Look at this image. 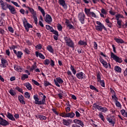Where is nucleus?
<instances>
[{
    "mask_svg": "<svg viewBox=\"0 0 127 127\" xmlns=\"http://www.w3.org/2000/svg\"><path fill=\"white\" fill-rule=\"evenodd\" d=\"M39 96H40L41 98H43L42 101H39V98H38V95L37 94L34 95L33 96V99L35 100V104L36 105H46V96L43 94L42 92H38Z\"/></svg>",
    "mask_w": 127,
    "mask_h": 127,
    "instance_id": "f257e3e1",
    "label": "nucleus"
},
{
    "mask_svg": "<svg viewBox=\"0 0 127 127\" xmlns=\"http://www.w3.org/2000/svg\"><path fill=\"white\" fill-rule=\"evenodd\" d=\"M64 40L65 41V43L68 47H70L71 48H75V46H74V42L71 40L70 37H64Z\"/></svg>",
    "mask_w": 127,
    "mask_h": 127,
    "instance_id": "f03ea898",
    "label": "nucleus"
},
{
    "mask_svg": "<svg viewBox=\"0 0 127 127\" xmlns=\"http://www.w3.org/2000/svg\"><path fill=\"white\" fill-rule=\"evenodd\" d=\"M96 24L98 25L95 26V29H96L97 31H103V29L105 30V31H107V28H106V27H105V25L101 23V22L97 21Z\"/></svg>",
    "mask_w": 127,
    "mask_h": 127,
    "instance_id": "7ed1b4c3",
    "label": "nucleus"
},
{
    "mask_svg": "<svg viewBox=\"0 0 127 127\" xmlns=\"http://www.w3.org/2000/svg\"><path fill=\"white\" fill-rule=\"evenodd\" d=\"M93 108L94 109H97L102 113H107L108 112V109L107 107H103L102 106H99L97 105V103H94L93 104Z\"/></svg>",
    "mask_w": 127,
    "mask_h": 127,
    "instance_id": "20e7f679",
    "label": "nucleus"
},
{
    "mask_svg": "<svg viewBox=\"0 0 127 127\" xmlns=\"http://www.w3.org/2000/svg\"><path fill=\"white\" fill-rule=\"evenodd\" d=\"M111 58L113 59V60H115L117 63H123V59L121 58H119L112 52H111Z\"/></svg>",
    "mask_w": 127,
    "mask_h": 127,
    "instance_id": "39448f33",
    "label": "nucleus"
},
{
    "mask_svg": "<svg viewBox=\"0 0 127 127\" xmlns=\"http://www.w3.org/2000/svg\"><path fill=\"white\" fill-rule=\"evenodd\" d=\"M54 82L57 87H59V88H60V84H63L64 81L63 80V79H62V78H61V77H59L56 78V79H54Z\"/></svg>",
    "mask_w": 127,
    "mask_h": 127,
    "instance_id": "423d86ee",
    "label": "nucleus"
},
{
    "mask_svg": "<svg viewBox=\"0 0 127 127\" xmlns=\"http://www.w3.org/2000/svg\"><path fill=\"white\" fill-rule=\"evenodd\" d=\"M85 13L84 12H80L78 15V20L81 23V24H84L85 23Z\"/></svg>",
    "mask_w": 127,
    "mask_h": 127,
    "instance_id": "0eeeda50",
    "label": "nucleus"
},
{
    "mask_svg": "<svg viewBox=\"0 0 127 127\" xmlns=\"http://www.w3.org/2000/svg\"><path fill=\"white\" fill-rule=\"evenodd\" d=\"M25 21H23V25L26 29V31L28 32L29 31V28H32L33 26L29 23H27V20L26 19H24Z\"/></svg>",
    "mask_w": 127,
    "mask_h": 127,
    "instance_id": "6e6552de",
    "label": "nucleus"
},
{
    "mask_svg": "<svg viewBox=\"0 0 127 127\" xmlns=\"http://www.w3.org/2000/svg\"><path fill=\"white\" fill-rule=\"evenodd\" d=\"M9 5V4L3 2V0H0V5L1 6V7L3 10H6V9L8 8Z\"/></svg>",
    "mask_w": 127,
    "mask_h": 127,
    "instance_id": "1a4fd4ad",
    "label": "nucleus"
},
{
    "mask_svg": "<svg viewBox=\"0 0 127 127\" xmlns=\"http://www.w3.org/2000/svg\"><path fill=\"white\" fill-rule=\"evenodd\" d=\"M112 98L115 101V105L116 107H118V108H122V104H121V103L118 101L119 98L117 97V95L114 94V95H112Z\"/></svg>",
    "mask_w": 127,
    "mask_h": 127,
    "instance_id": "9d476101",
    "label": "nucleus"
},
{
    "mask_svg": "<svg viewBox=\"0 0 127 127\" xmlns=\"http://www.w3.org/2000/svg\"><path fill=\"white\" fill-rule=\"evenodd\" d=\"M76 76L79 80H83L86 79V74L84 72L80 71L76 74Z\"/></svg>",
    "mask_w": 127,
    "mask_h": 127,
    "instance_id": "9b49d317",
    "label": "nucleus"
},
{
    "mask_svg": "<svg viewBox=\"0 0 127 127\" xmlns=\"http://www.w3.org/2000/svg\"><path fill=\"white\" fill-rule=\"evenodd\" d=\"M0 125L2 127H6V126L9 125V123L6 120L3 119L1 117H0Z\"/></svg>",
    "mask_w": 127,
    "mask_h": 127,
    "instance_id": "f8f14e48",
    "label": "nucleus"
},
{
    "mask_svg": "<svg viewBox=\"0 0 127 127\" xmlns=\"http://www.w3.org/2000/svg\"><path fill=\"white\" fill-rule=\"evenodd\" d=\"M8 8L11 14H16V13H17V12H16V10H15V8L13 6H12L10 4L8 6Z\"/></svg>",
    "mask_w": 127,
    "mask_h": 127,
    "instance_id": "ddd939ff",
    "label": "nucleus"
},
{
    "mask_svg": "<svg viewBox=\"0 0 127 127\" xmlns=\"http://www.w3.org/2000/svg\"><path fill=\"white\" fill-rule=\"evenodd\" d=\"M63 124L64 126H66V127H69L71 124H72V120L68 119L66 120L65 119H63Z\"/></svg>",
    "mask_w": 127,
    "mask_h": 127,
    "instance_id": "4468645a",
    "label": "nucleus"
},
{
    "mask_svg": "<svg viewBox=\"0 0 127 127\" xmlns=\"http://www.w3.org/2000/svg\"><path fill=\"white\" fill-rule=\"evenodd\" d=\"M45 21H46V22H47L48 24H50L52 22V17H51V16L47 14L46 15V18H45Z\"/></svg>",
    "mask_w": 127,
    "mask_h": 127,
    "instance_id": "2eb2a0df",
    "label": "nucleus"
},
{
    "mask_svg": "<svg viewBox=\"0 0 127 127\" xmlns=\"http://www.w3.org/2000/svg\"><path fill=\"white\" fill-rule=\"evenodd\" d=\"M99 61L102 64L103 66L105 67V68H108L109 65H108V63L106 62L102 57H100L99 58Z\"/></svg>",
    "mask_w": 127,
    "mask_h": 127,
    "instance_id": "dca6fc26",
    "label": "nucleus"
},
{
    "mask_svg": "<svg viewBox=\"0 0 127 127\" xmlns=\"http://www.w3.org/2000/svg\"><path fill=\"white\" fill-rule=\"evenodd\" d=\"M59 3L60 4V5H62L64 9H67V4H66V2L64 0H59Z\"/></svg>",
    "mask_w": 127,
    "mask_h": 127,
    "instance_id": "f3484780",
    "label": "nucleus"
},
{
    "mask_svg": "<svg viewBox=\"0 0 127 127\" xmlns=\"http://www.w3.org/2000/svg\"><path fill=\"white\" fill-rule=\"evenodd\" d=\"M78 45L80 46H83V47H86L88 45V42L84 40H80L78 42Z\"/></svg>",
    "mask_w": 127,
    "mask_h": 127,
    "instance_id": "a211bd4d",
    "label": "nucleus"
},
{
    "mask_svg": "<svg viewBox=\"0 0 127 127\" xmlns=\"http://www.w3.org/2000/svg\"><path fill=\"white\" fill-rule=\"evenodd\" d=\"M1 64H0V67H1V68H5V67H6L5 64L7 63V61L3 58H2L1 59Z\"/></svg>",
    "mask_w": 127,
    "mask_h": 127,
    "instance_id": "6ab92c4d",
    "label": "nucleus"
},
{
    "mask_svg": "<svg viewBox=\"0 0 127 127\" xmlns=\"http://www.w3.org/2000/svg\"><path fill=\"white\" fill-rule=\"evenodd\" d=\"M35 54H36V57H39L40 59H43V60L45 59V57L41 53H39V52L36 51L35 52Z\"/></svg>",
    "mask_w": 127,
    "mask_h": 127,
    "instance_id": "aec40b11",
    "label": "nucleus"
},
{
    "mask_svg": "<svg viewBox=\"0 0 127 127\" xmlns=\"http://www.w3.org/2000/svg\"><path fill=\"white\" fill-rule=\"evenodd\" d=\"M6 117L7 118V119H8L10 121H13V122H15V119L14 118V117H13V115H12V114H11L10 113L7 112V115H6Z\"/></svg>",
    "mask_w": 127,
    "mask_h": 127,
    "instance_id": "412c9836",
    "label": "nucleus"
},
{
    "mask_svg": "<svg viewBox=\"0 0 127 127\" xmlns=\"http://www.w3.org/2000/svg\"><path fill=\"white\" fill-rule=\"evenodd\" d=\"M18 100H19L20 103H22V105H25L24 97H23V96L22 95L18 96Z\"/></svg>",
    "mask_w": 127,
    "mask_h": 127,
    "instance_id": "4be33fe9",
    "label": "nucleus"
},
{
    "mask_svg": "<svg viewBox=\"0 0 127 127\" xmlns=\"http://www.w3.org/2000/svg\"><path fill=\"white\" fill-rule=\"evenodd\" d=\"M73 123L74 124H77V125H79V126H81V127H84V123L82 121L78 119H74L73 120Z\"/></svg>",
    "mask_w": 127,
    "mask_h": 127,
    "instance_id": "5701e85b",
    "label": "nucleus"
},
{
    "mask_svg": "<svg viewBox=\"0 0 127 127\" xmlns=\"http://www.w3.org/2000/svg\"><path fill=\"white\" fill-rule=\"evenodd\" d=\"M35 117L37 119H40L41 121H42V120L45 121L47 119V117H46V116H44L42 115H38V116H35Z\"/></svg>",
    "mask_w": 127,
    "mask_h": 127,
    "instance_id": "b1692460",
    "label": "nucleus"
},
{
    "mask_svg": "<svg viewBox=\"0 0 127 127\" xmlns=\"http://www.w3.org/2000/svg\"><path fill=\"white\" fill-rule=\"evenodd\" d=\"M32 15L33 16V18L34 20L35 24H37V21H38V19H37V16H36L37 15L36 12L33 13Z\"/></svg>",
    "mask_w": 127,
    "mask_h": 127,
    "instance_id": "393cba45",
    "label": "nucleus"
},
{
    "mask_svg": "<svg viewBox=\"0 0 127 127\" xmlns=\"http://www.w3.org/2000/svg\"><path fill=\"white\" fill-rule=\"evenodd\" d=\"M24 86H25L27 88V90H29V91L32 90V86L29 83V82L24 83Z\"/></svg>",
    "mask_w": 127,
    "mask_h": 127,
    "instance_id": "a878e982",
    "label": "nucleus"
},
{
    "mask_svg": "<svg viewBox=\"0 0 127 127\" xmlns=\"http://www.w3.org/2000/svg\"><path fill=\"white\" fill-rule=\"evenodd\" d=\"M107 120L109 124L112 126V127H115V124H116V122H115L114 120L110 118H107Z\"/></svg>",
    "mask_w": 127,
    "mask_h": 127,
    "instance_id": "bb28decb",
    "label": "nucleus"
},
{
    "mask_svg": "<svg viewBox=\"0 0 127 127\" xmlns=\"http://www.w3.org/2000/svg\"><path fill=\"white\" fill-rule=\"evenodd\" d=\"M66 118H70L71 119L75 117V113L73 112H69L66 114Z\"/></svg>",
    "mask_w": 127,
    "mask_h": 127,
    "instance_id": "cd10ccee",
    "label": "nucleus"
},
{
    "mask_svg": "<svg viewBox=\"0 0 127 127\" xmlns=\"http://www.w3.org/2000/svg\"><path fill=\"white\" fill-rule=\"evenodd\" d=\"M114 70L116 72H117V73H122V68L118 65L115 66Z\"/></svg>",
    "mask_w": 127,
    "mask_h": 127,
    "instance_id": "c85d7f7f",
    "label": "nucleus"
},
{
    "mask_svg": "<svg viewBox=\"0 0 127 127\" xmlns=\"http://www.w3.org/2000/svg\"><path fill=\"white\" fill-rule=\"evenodd\" d=\"M38 10L41 11L42 14L43 15V16H44V17L45 16V11H44V9H43V8H42V7H41V6H38Z\"/></svg>",
    "mask_w": 127,
    "mask_h": 127,
    "instance_id": "c756f323",
    "label": "nucleus"
},
{
    "mask_svg": "<svg viewBox=\"0 0 127 127\" xmlns=\"http://www.w3.org/2000/svg\"><path fill=\"white\" fill-rule=\"evenodd\" d=\"M84 12L86 15L88 16H90V13L91 12V9L85 8H84Z\"/></svg>",
    "mask_w": 127,
    "mask_h": 127,
    "instance_id": "7c9ffc66",
    "label": "nucleus"
},
{
    "mask_svg": "<svg viewBox=\"0 0 127 127\" xmlns=\"http://www.w3.org/2000/svg\"><path fill=\"white\" fill-rule=\"evenodd\" d=\"M66 73L68 75V77H70V76H71V78H70V80H75V77H74V75H73L72 72H71L70 70L67 71Z\"/></svg>",
    "mask_w": 127,
    "mask_h": 127,
    "instance_id": "2f4dec72",
    "label": "nucleus"
},
{
    "mask_svg": "<svg viewBox=\"0 0 127 127\" xmlns=\"http://www.w3.org/2000/svg\"><path fill=\"white\" fill-rule=\"evenodd\" d=\"M47 49L49 52L51 53H53L54 52V50H53V48L51 45H49L47 47Z\"/></svg>",
    "mask_w": 127,
    "mask_h": 127,
    "instance_id": "473e14b6",
    "label": "nucleus"
},
{
    "mask_svg": "<svg viewBox=\"0 0 127 127\" xmlns=\"http://www.w3.org/2000/svg\"><path fill=\"white\" fill-rule=\"evenodd\" d=\"M102 76V73H101L100 72H98L96 74V77H97V82H98L99 81H101V77Z\"/></svg>",
    "mask_w": 127,
    "mask_h": 127,
    "instance_id": "72a5a7b5",
    "label": "nucleus"
},
{
    "mask_svg": "<svg viewBox=\"0 0 127 127\" xmlns=\"http://www.w3.org/2000/svg\"><path fill=\"white\" fill-rule=\"evenodd\" d=\"M89 88H90V89H91V90H93L95 91V92H96V93H99V90L98 89H97L93 85H90Z\"/></svg>",
    "mask_w": 127,
    "mask_h": 127,
    "instance_id": "f704fd0d",
    "label": "nucleus"
},
{
    "mask_svg": "<svg viewBox=\"0 0 127 127\" xmlns=\"http://www.w3.org/2000/svg\"><path fill=\"white\" fill-rule=\"evenodd\" d=\"M115 40L117 43H121L122 44H123V43H125V41H124L122 39L115 38Z\"/></svg>",
    "mask_w": 127,
    "mask_h": 127,
    "instance_id": "c9c22d12",
    "label": "nucleus"
},
{
    "mask_svg": "<svg viewBox=\"0 0 127 127\" xmlns=\"http://www.w3.org/2000/svg\"><path fill=\"white\" fill-rule=\"evenodd\" d=\"M26 8H28V9H29L30 12H31V14H32L33 13H34L35 12H36V11L34 10V9L28 6H26Z\"/></svg>",
    "mask_w": 127,
    "mask_h": 127,
    "instance_id": "e433bc0d",
    "label": "nucleus"
},
{
    "mask_svg": "<svg viewBox=\"0 0 127 127\" xmlns=\"http://www.w3.org/2000/svg\"><path fill=\"white\" fill-rule=\"evenodd\" d=\"M28 75L27 74H23L22 75V76L21 77V80H22V81H24V80H25V79H28Z\"/></svg>",
    "mask_w": 127,
    "mask_h": 127,
    "instance_id": "4c0bfd02",
    "label": "nucleus"
},
{
    "mask_svg": "<svg viewBox=\"0 0 127 127\" xmlns=\"http://www.w3.org/2000/svg\"><path fill=\"white\" fill-rule=\"evenodd\" d=\"M70 70L72 71V74H73V75H76L77 71L76 70V69H75L74 66H73V65H70Z\"/></svg>",
    "mask_w": 127,
    "mask_h": 127,
    "instance_id": "58836bf2",
    "label": "nucleus"
},
{
    "mask_svg": "<svg viewBox=\"0 0 127 127\" xmlns=\"http://www.w3.org/2000/svg\"><path fill=\"white\" fill-rule=\"evenodd\" d=\"M98 82H99L100 83L101 87H103V88H105V87L106 86V84L105 83V80L104 79L101 80H99Z\"/></svg>",
    "mask_w": 127,
    "mask_h": 127,
    "instance_id": "ea45409f",
    "label": "nucleus"
},
{
    "mask_svg": "<svg viewBox=\"0 0 127 127\" xmlns=\"http://www.w3.org/2000/svg\"><path fill=\"white\" fill-rule=\"evenodd\" d=\"M17 58H21V57L22 56V55H23V53L20 51H18L17 55H16Z\"/></svg>",
    "mask_w": 127,
    "mask_h": 127,
    "instance_id": "a19ab883",
    "label": "nucleus"
},
{
    "mask_svg": "<svg viewBox=\"0 0 127 127\" xmlns=\"http://www.w3.org/2000/svg\"><path fill=\"white\" fill-rule=\"evenodd\" d=\"M67 28H68V29H75V27H74V26H73L72 24H66Z\"/></svg>",
    "mask_w": 127,
    "mask_h": 127,
    "instance_id": "79ce46f5",
    "label": "nucleus"
},
{
    "mask_svg": "<svg viewBox=\"0 0 127 127\" xmlns=\"http://www.w3.org/2000/svg\"><path fill=\"white\" fill-rule=\"evenodd\" d=\"M9 93L11 96H15L16 95V93L12 90V89H10L9 91Z\"/></svg>",
    "mask_w": 127,
    "mask_h": 127,
    "instance_id": "37998d69",
    "label": "nucleus"
},
{
    "mask_svg": "<svg viewBox=\"0 0 127 127\" xmlns=\"http://www.w3.org/2000/svg\"><path fill=\"white\" fill-rule=\"evenodd\" d=\"M15 89V90H17V91H18L20 93H21V94H23V90L21 88L16 86Z\"/></svg>",
    "mask_w": 127,
    "mask_h": 127,
    "instance_id": "c03bdc74",
    "label": "nucleus"
},
{
    "mask_svg": "<svg viewBox=\"0 0 127 127\" xmlns=\"http://www.w3.org/2000/svg\"><path fill=\"white\" fill-rule=\"evenodd\" d=\"M44 86L45 87H47L48 86H51V83H50L49 81H47V80H45L44 81Z\"/></svg>",
    "mask_w": 127,
    "mask_h": 127,
    "instance_id": "a18cd8bd",
    "label": "nucleus"
},
{
    "mask_svg": "<svg viewBox=\"0 0 127 127\" xmlns=\"http://www.w3.org/2000/svg\"><path fill=\"white\" fill-rule=\"evenodd\" d=\"M43 64H44V65H49V64H50V60H48V59H46L44 61Z\"/></svg>",
    "mask_w": 127,
    "mask_h": 127,
    "instance_id": "49530a36",
    "label": "nucleus"
},
{
    "mask_svg": "<svg viewBox=\"0 0 127 127\" xmlns=\"http://www.w3.org/2000/svg\"><path fill=\"white\" fill-rule=\"evenodd\" d=\"M25 98L26 99H29L30 98V95L28 92H26L24 93Z\"/></svg>",
    "mask_w": 127,
    "mask_h": 127,
    "instance_id": "de8ad7c7",
    "label": "nucleus"
},
{
    "mask_svg": "<svg viewBox=\"0 0 127 127\" xmlns=\"http://www.w3.org/2000/svg\"><path fill=\"white\" fill-rule=\"evenodd\" d=\"M57 28L59 31H62V29L63 28V27H62V25H61V24L59 23L57 26Z\"/></svg>",
    "mask_w": 127,
    "mask_h": 127,
    "instance_id": "09e8293b",
    "label": "nucleus"
},
{
    "mask_svg": "<svg viewBox=\"0 0 127 127\" xmlns=\"http://www.w3.org/2000/svg\"><path fill=\"white\" fill-rule=\"evenodd\" d=\"M99 117L100 119H101V120H102L103 122L104 121V115H103V113L102 112L99 113Z\"/></svg>",
    "mask_w": 127,
    "mask_h": 127,
    "instance_id": "8fccbe9b",
    "label": "nucleus"
},
{
    "mask_svg": "<svg viewBox=\"0 0 127 127\" xmlns=\"http://www.w3.org/2000/svg\"><path fill=\"white\" fill-rule=\"evenodd\" d=\"M32 82L34 84V85H36V86H40V84L34 79H32Z\"/></svg>",
    "mask_w": 127,
    "mask_h": 127,
    "instance_id": "3c124183",
    "label": "nucleus"
},
{
    "mask_svg": "<svg viewBox=\"0 0 127 127\" xmlns=\"http://www.w3.org/2000/svg\"><path fill=\"white\" fill-rule=\"evenodd\" d=\"M50 63L52 67H54L55 66V62H54L52 59H51Z\"/></svg>",
    "mask_w": 127,
    "mask_h": 127,
    "instance_id": "603ef678",
    "label": "nucleus"
},
{
    "mask_svg": "<svg viewBox=\"0 0 127 127\" xmlns=\"http://www.w3.org/2000/svg\"><path fill=\"white\" fill-rule=\"evenodd\" d=\"M117 24H118L119 28H122V21L120 20H117Z\"/></svg>",
    "mask_w": 127,
    "mask_h": 127,
    "instance_id": "864d4df0",
    "label": "nucleus"
},
{
    "mask_svg": "<svg viewBox=\"0 0 127 127\" xmlns=\"http://www.w3.org/2000/svg\"><path fill=\"white\" fill-rule=\"evenodd\" d=\"M8 31H9V32H11V33H13V32H14V30H13V28H12V27H8Z\"/></svg>",
    "mask_w": 127,
    "mask_h": 127,
    "instance_id": "5fc2aeb1",
    "label": "nucleus"
},
{
    "mask_svg": "<svg viewBox=\"0 0 127 127\" xmlns=\"http://www.w3.org/2000/svg\"><path fill=\"white\" fill-rule=\"evenodd\" d=\"M66 114L67 113H65V112H64V113H62L59 115L60 116V117H62V118H66Z\"/></svg>",
    "mask_w": 127,
    "mask_h": 127,
    "instance_id": "6e6d98bb",
    "label": "nucleus"
},
{
    "mask_svg": "<svg viewBox=\"0 0 127 127\" xmlns=\"http://www.w3.org/2000/svg\"><path fill=\"white\" fill-rule=\"evenodd\" d=\"M91 15L92 17H94V18L97 17L96 14L94 13V12H90V13L89 14V16H91Z\"/></svg>",
    "mask_w": 127,
    "mask_h": 127,
    "instance_id": "4d7b16f0",
    "label": "nucleus"
},
{
    "mask_svg": "<svg viewBox=\"0 0 127 127\" xmlns=\"http://www.w3.org/2000/svg\"><path fill=\"white\" fill-rule=\"evenodd\" d=\"M52 112H53V113H54V114L55 115H56L57 116H59V113H58L56 109L53 108L52 109Z\"/></svg>",
    "mask_w": 127,
    "mask_h": 127,
    "instance_id": "13d9d810",
    "label": "nucleus"
},
{
    "mask_svg": "<svg viewBox=\"0 0 127 127\" xmlns=\"http://www.w3.org/2000/svg\"><path fill=\"white\" fill-rule=\"evenodd\" d=\"M11 3H13L15 6H16V7H19V5H18V3L15 1H11Z\"/></svg>",
    "mask_w": 127,
    "mask_h": 127,
    "instance_id": "bf43d9fd",
    "label": "nucleus"
},
{
    "mask_svg": "<svg viewBox=\"0 0 127 127\" xmlns=\"http://www.w3.org/2000/svg\"><path fill=\"white\" fill-rule=\"evenodd\" d=\"M75 117H76V118H80V117H81V114L79 112L75 111Z\"/></svg>",
    "mask_w": 127,
    "mask_h": 127,
    "instance_id": "052dcab7",
    "label": "nucleus"
},
{
    "mask_svg": "<svg viewBox=\"0 0 127 127\" xmlns=\"http://www.w3.org/2000/svg\"><path fill=\"white\" fill-rule=\"evenodd\" d=\"M116 19L117 20H120V18H121V14H118L115 15Z\"/></svg>",
    "mask_w": 127,
    "mask_h": 127,
    "instance_id": "680f3d73",
    "label": "nucleus"
},
{
    "mask_svg": "<svg viewBox=\"0 0 127 127\" xmlns=\"http://www.w3.org/2000/svg\"><path fill=\"white\" fill-rule=\"evenodd\" d=\"M94 48L95 50H97V49H98V44L96 42H94Z\"/></svg>",
    "mask_w": 127,
    "mask_h": 127,
    "instance_id": "e2e57ef3",
    "label": "nucleus"
},
{
    "mask_svg": "<svg viewBox=\"0 0 127 127\" xmlns=\"http://www.w3.org/2000/svg\"><path fill=\"white\" fill-rule=\"evenodd\" d=\"M52 33L54 34H55V35H56L57 36H59V33L58 32V31H57V30H54L53 32H52Z\"/></svg>",
    "mask_w": 127,
    "mask_h": 127,
    "instance_id": "0e129e2a",
    "label": "nucleus"
},
{
    "mask_svg": "<svg viewBox=\"0 0 127 127\" xmlns=\"http://www.w3.org/2000/svg\"><path fill=\"white\" fill-rule=\"evenodd\" d=\"M101 13L103 14H107V11H106V10L103 8L101 9Z\"/></svg>",
    "mask_w": 127,
    "mask_h": 127,
    "instance_id": "69168bd1",
    "label": "nucleus"
},
{
    "mask_svg": "<svg viewBox=\"0 0 127 127\" xmlns=\"http://www.w3.org/2000/svg\"><path fill=\"white\" fill-rule=\"evenodd\" d=\"M36 48H37V49H41V48H42V46L41 45V44H38L37 46H36Z\"/></svg>",
    "mask_w": 127,
    "mask_h": 127,
    "instance_id": "338daca9",
    "label": "nucleus"
},
{
    "mask_svg": "<svg viewBox=\"0 0 127 127\" xmlns=\"http://www.w3.org/2000/svg\"><path fill=\"white\" fill-rule=\"evenodd\" d=\"M19 12H20V13H21L22 14H24V13H25V10H24V9L21 8V9L19 10Z\"/></svg>",
    "mask_w": 127,
    "mask_h": 127,
    "instance_id": "774afa93",
    "label": "nucleus"
}]
</instances>
